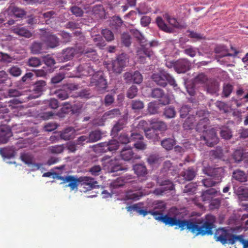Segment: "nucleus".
<instances>
[{"instance_id": "f257e3e1", "label": "nucleus", "mask_w": 248, "mask_h": 248, "mask_svg": "<svg viewBox=\"0 0 248 248\" xmlns=\"http://www.w3.org/2000/svg\"><path fill=\"white\" fill-rule=\"evenodd\" d=\"M216 217L208 214L204 219L193 221L191 219H181L175 216L170 217L168 215L164 216L163 222L166 225L178 226L181 231L187 229L196 235H212L213 229L215 228Z\"/></svg>"}, {"instance_id": "f03ea898", "label": "nucleus", "mask_w": 248, "mask_h": 248, "mask_svg": "<svg viewBox=\"0 0 248 248\" xmlns=\"http://www.w3.org/2000/svg\"><path fill=\"white\" fill-rule=\"evenodd\" d=\"M198 115V117L197 121V123L196 124L195 129L199 132L207 133L206 136H202L201 138H203V140L205 141L206 145L209 147H213L216 144L218 141V138H217L215 130L212 129L208 131L207 130V125L209 124V119L206 116L204 110H200L196 113V115Z\"/></svg>"}, {"instance_id": "7ed1b4c3", "label": "nucleus", "mask_w": 248, "mask_h": 248, "mask_svg": "<svg viewBox=\"0 0 248 248\" xmlns=\"http://www.w3.org/2000/svg\"><path fill=\"white\" fill-rule=\"evenodd\" d=\"M214 238L216 241L220 242L222 245L228 244L232 245L238 241L243 244V248H248V240L244 239L242 235H237L233 234L232 229L222 228L217 229Z\"/></svg>"}, {"instance_id": "20e7f679", "label": "nucleus", "mask_w": 248, "mask_h": 248, "mask_svg": "<svg viewBox=\"0 0 248 248\" xmlns=\"http://www.w3.org/2000/svg\"><path fill=\"white\" fill-rule=\"evenodd\" d=\"M151 78L156 84L163 87H166L168 83L173 87L177 86L174 78L164 70L153 73Z\"/></svg>"}, {"instance_id": "39448f33", "label": "nucleus", "mask_w": 248, "mask_h": 248, "mask_svg": "<svg viewBox=\"0 0 248 248\" xmlns=\"http://www.w3.org/2000/svg\"><path fill=\"white\" fill-rule=\"evenodd\" d=\"M90 78V85L91 86H95L99 90H104L107 87V82L105 79L103 73L101 71L94 72L93 75H92Z\"/></svg>"}, {"instance_id": "423d86ee", "label": "nucleus", "mask_w": 248, "mask_h": 248, "mask_svg": "<svg viewBox=\"0 0 248 248\" xmlns=\"http://www.w3.org/2000/svg\"><path fill=\"white\" fill-rule=\"evenodd\" d=\"M127 62L128 59L125 54L122 53L119 55L112 62V68L113 72L118 74L121 73L123 68L126 66Z\"/></svg>"}, {"instance_id": "0eeeda50", "label": "nucleus", "mask_w": 248, "mask_h": 248, "mask_svg": "<svg viewBox=\"0 0 248 248\" xmlns=\"http://www.w3.org/2000/svg\"><path fill=\"white\" fill-rule=\"evenodd\" d=\"M204 174L213 177L220 182L224 174V169L222 167L213 168L210 166H204L202 169Z\"/></svg>"}, {"instance_id": "6e6552de", "label": "nucleus", "mask_w": 248, "mask_h": 248, "mask_svg": "<svg viewBox=\"0 0 248 248\" xmlns=\"http://www.w3.org/2000/svg\"><path fill=\"white\" fill-rule=\"evenodd\" d=\"M57 178L62 180L63 184L68 183L66 186L69 187L71 190L77 189L79 183H81V177L78 178L73 175L58 176Z\"/></svg>"}, {"instance_id": "1a4fd4ad", "label": "nucleus", "mask_w": 248, "mask_h": 248, "mask_svg": "<svg viewBox=\"0 0 248 248\" xmlns=\"http://www.w3.org/2000/svg\"><path fill=\"white\" fill-rule=\"evenodd\" d=\"M190 66V62L187 59H179L175 61V71L178 73H185L189 70Z\"/></svg>"}, {"instance_id": "9d476101", "label": "nucleus", "mask_w": 248, "mask_h": 248, "mask_svg": "<svg viewBox=\"0 0 248 248\" xmlns=\"http://www.w3.org/2000/svg\"><path fill=\"white\" fill-rule=\"evenodd\" d=\"M41 38L49 47L54 48L59 45V39L50 32H46L41 36Z\"/></svg>"}, {"instance_id": "9b49d317", "label": "nucleus", "mask_w": 248, "mask_h": 248, "mask_svg": "<svg viewBox=\"0 0 248 248\" xmlns=\"http://www.w3.org/2000/svg\"><path fill=\"white\" fill-rule=\"evenodd\" d=\"M77 77L91 76L94 74V69L88 63L80 64L77 68Z\"/></svg>"}, {"instance_id": "f8f14e48", "label": "nucleus", "mask_w": 248, "mask_h": 248, "mask_svg": "<svg viewBox=\"0 0 248 248\" xmlns=\"http://www.w3.org/2000/svg\"><path fill=\"white\" fill-rule=\"evenodd\" d=\"M151 96L154 98H162L160 100V104L165 105L170 103L169 97L165 95L164 91L160 88H155L153 89L151 93Z\"/></svg>"}, {"instance_id": "ddd939ff", "label": "nucleus", "mask_w": 248, "mask_h": 248, "mask_svg": "<svg viewBox=\"0 0 248 248\" xmlns=\"http://www.w3.org/2000/svg\"><path fill=\"white\" fill-rule=\"evenodd\" d=\"M12 136V132L9 126L6 124L0 125V142L6 143Z\"/></svg>"}, {"instance_id": "4468645a", "label": "nucleus", "mask_w": 248, "mask_h": 248, "mask_svg": "<svg viewBox=\"0 0 248 248\" xmlns=\"http://www.w3.org/2000/svg\"><path fill=\"white\" fill-rule=\"evenodd\" d=\"M6 12L8 15L17 18H22L26 15V12L23 10L15 6L12 4L8 7Z\"/></svg>"}, {"instance_id": "2eb2a0df", "label": "nucleus", "mask_w": 248, "mask_h": 248, "mask_svg": "<svg viewBox=\"0 0 248 248\" xmlns=\"http://www.w3.org/2000/svg\"><path fill=\"white\" fill-rule=\"evenodd\" d=\"M98 145L102 147V150L105 152L114 151L118 149L119 142L116 140H111L108 142H101L98 144Z\"/></svg>"}, {"instance_id": "dca6fc26", "label": "nucleus", "mask_w": 248, "mask_h": 248, "mask_svg": "<svg viewBox=\"0 0 248 248\" xmlns=\"http://www.w3.org/2000/svg\"><path fill=\"white\" fill-rule=\"evenodd\" d=\"M92 15L97 19H104L106 17V11L102 5H96L92 7Z\"/></svg>"}, {"instance_id": "f3484780", "label": "nucleus", "mask_w": 248, "mask_h": 248, "mask_svg": "<svg viewBox=\"0 0 248 248\" xmlns=\"http://www.w3.org/2000/svg\"><path fill=\"white\" fill-rule=\"evenodd\" d=\"M60 138L65 140H68L73 139L76 136V130L73 127H68L60 133Z\"/></svg>"}, {"instance_id": "a211bd4d", "label": "nucleus", "mask_w": 248, "mask_h": 248, "mask_svg": "<svg viewBox=\"0 0 248 248\" xmlns=\"http://www.w3.org/2000/svg\"><path fill=\"white\" fill-rule=\"evenodd\" d=\"M198 117V115H191L189 116L183 124V127L186 130L192 129L196 127V124Z\"/></svg>"}, {"instance_id": "6ab92c4d", "label": "nucleus", "mask_w": 248, "mask_h": 248, "mask_svg": "<svg viewBox=\"0 0 248 248\" xmlns=\"http://www.w3.org/2000/svg\"><path fill=\"white\" fill-rule=\"evenodd\" d=\"M20 158L21 160L24 162L25 164L28 165L32 164L34 170H38L42 166L41 164L39 163H34L33 164V157L29 154H23L20 155Z\"/></svg>"}, {"instance_id": "aec40b11", "label": "nucleus", "mask_w": 248, "mask_h": 248, "mask_svg": "<svg viewBox=\"0 0 248 248\" xmlns=\"http://www.w3.org/2000/svg\"><path fill=\"white\" fill-rule=\"evenodd\" d=\"M120 155L122 158L125 161H129L136 158L134 157L132 149L130 147H124L121 151Z\"/></svg>"}, {"instance_id": "412c9836", "label": "nucleus", "mask_w": 248, "mask_h": 248, "mask_svg": "<svg viewBox=\"0 0 248 248\" xmlns=\"http://www.w3.org/2000/svg\"><path fill=\"white\" fill-rule=\"evenodd\" d=\"M127 123V119L124 118L120 119L112 127L111 130L112 134L117 135L119 131L125 127Z\"/></svg>"}, {"instance_id": "4be33fe9", "label": "nucleus", "mask_w": 248, "mask_h": 248, "mask_svg": "<svg viewBox=\"0 0 248 248\" xmlns=\"http://www.w3.org/2000/svg\"><path fill=\"white\" fill-rule=\"evenodd\" d=\"M150 124L152 125V127L158 132L164 131L167 129V125L166 124L161 121H158L157 119H151L150 121Z\"/></svg>"}, {"instance_id": "5701e85b", "label": "nucleus", "mask_w": 248, "mask_h": 248, "mask_svg": "<svg viewBox=\"0 0 248 248\" xmlns=\"http://www.w3.org/2000/svg\"><path fill=\"white\" fill-rule=\"evenodd\" d=\"M81 183L87 189L91 190L95 187L97 182L93 178L88 176L81 177Z\"/></svg>"}, {"instance_id": "b1692460", "label": "nucleus", "mask_w": 248, "mask_h": 248, "mask_svg": "<svg viewBox=\"0 0 248 248\" xmlns=\"http://www.w3.org/2000/svg\"><path fill=\"white\" fill-rule=\"evenodd\" d=\"M144 131L145 132V136L147 139L151 140L153 141H156L158 140L159 138V133L152 127L147 129H144Z\"/></svg>"}, {"instance_id": "393cba45", "label": "nucleus", "mask_w": 248, "mask_h": 248, "mask_svg": "<svg viewBox=\"0 0 248 248\" xmlns=\"http://www.w3.org/2000/svg\"><path fill=\"white\" fill-rule=\"evenodd\" d=\"M71 111L72 112L71 105L69 102H65L62 104V107L61 108L56 115L62 118Z\"/></svg>"}, {"instance_id": "a878e982", "label": "nucleus", "mask_w": 248, "mask_h": 248, "mask_svg": "<svg viewBox=\"0 0 248 248\" xmlns=\"http://www.w3.org/2000/svg\"><path fill=\"white\" fill-rule=\"evenodd\" d=\"M133 170H134L135 173L139 177L144 176L148 173L147 169L146 166L142 164H138L135 165L133 166Z\"/></svg>"}, {"instance_id": "bb28decb", "label": "nucleus", "mask_w": 248, "mask_h": 248, "mask_svg": "<svg viewBox=\"0 0 248 248\" xmlns=\"http://www.w3.org/2000/svg\"><path fill=\"white\" fill-rule=\"evenodd\" d=\"M156 22L159 28L162 31L167 33H171L173 32V29L172 28L169 27L163 21L162 17H157L156 19Z\"/></svg>"}, {"instance_id": "cd10ccee", "label": "nucleus", "mask_w": 248, "mask_h": 248, "mask_svg": "<svg viewBox=\"0 0 248 248\" xmlns=\"http://www.w3.org/2000/svg\"><path fill=\"white\" fill-rule=\"evenodd\" d=\"M76 50L73 48H67L63 50L62 55L63 61H68L71 60L75 56Z\"/></svg>"}, {"instance_id": "c85d7f7f", "label": "nucleus", "mask_w": 248, "mask_h": 248, "mask_svg": "<svg viewBox=\"0 0 248 248\" xmlns=\"http://www.w3.org/2000/svg\"><path fill=\"white\" fill-rule=\"evenodd\" d=\"M121 112L119 108H114L106 112L102 117V120L112 119L120 115Z\"/></svg>"}, {"instance_id": "c756f323", "label": "nucleus", "mask_w": 248, "mask_h": 248, "mask_svg": "<svg viewBox=\"0 0 248 248\" xmlns=\"http://www.w3.org/2000/svg\"><path fill=\"white\" fill-rule=\"evenodd\" d=\"M59 107V102L56 99L51 98L49 100L45 101L44 105L42 107V108L46 110L49 108L52 109H56Z\"/></svg>"}, {"instance_id": "7c9ffc66", "label": "nucleus", "mask_w": 248, "mask_h": 248, "mask_svg": "<svg viewBox=\"0 0 248 248\" xmlns=\"http://www.w3.org/2000/svg\"><path fill=\"white\" fill-rule=\"evenodd\" d=\"M232 177L235 180L241 182H244L247 180V176L245 172L239 170H237L233 172Z\"/></svg>"}, {"instance_id": "2f4dec72", "label": "nucleus", "mask_w": 248, "mask_h": 248, "mask_svg": "<svg viewBox=\"0 0 248 248\" xmlns=\"http://www.w3.org/2000/svg\"><path fill=\"white\" fill-rule=\"evenodd\" d=\"M0 85L11 86L12 82L8 77V74L4 71H0Z\"/></svg>"}, {"instance_id": "473e14b6", "label": "nucleus", "mask_w": 248, "mask_h": 248, "mask_svg": "<svg viewBox=\"0 0 248 248\" xmlns=\"http://www.w3.org/2000/svg\"><path fill=\"white\" fill-rule=\"evenodd\" d=\"M89 142L93 143L100 140L102 138V133L100 130L91 131L88 136Z\"/></svg>"}, {"instance_id": "72a5a7b5", "label": "nucleus", "mask_w": 248, "mask_h": 248, "mask_svg": "<svg viewBox=\"0 0 248 248\" xmlns=\"http://www.w3.org/2000/svg\"><path fill=\"white\" fill-rule=\"evenodd\" d=\"M163 171L167 172L168 173H171L172 175L177 173V169L172 166V163L170 161H166L164 162Z\"/></svg>"}, {"instance_id": "f704fd0d", "label": "nucleus", "mask_w": 248, "mask_h": 248, "mask_svg": "<svg viewBox=\"0 0 248 248\" xmlns=\"http://www.w3.org/2000/svg\"><path fill=\"white\" fill-rule=\"evenodd\" d=\"M123 23L121 18L119 16H113L110 20L109 25L112 29L118 30Z\"/></svg>"}, {"instance_id": "c9c22d12", "label": "nucleus", "mask_w": 248, "mask_h": 248, "mask_svg": "<svg viewBox=\"0 0 248 248\" xmlns=\"http://www.w3.org/2000/svg\"><path fill=\"white\" fill-rule=\"evenodd\" d=\"M14 31L16 34L26 38H30L32 35L31 33L25 27L14 29Z\"/></svg>"}, {"instance_id": "e433bc0d", "label": "nucleus", "mask_w": 248, "mask_h": 248, "mask_svg": "<svg viewBox=\"0 0 248 248\" xmlns=\"http://www.w3.org/2000/svg\"><path fill=\"white\" fill-rule=\"evenodd\" d=\"M143 196L142 192L138 191L134 192L133 191H128L126 193L125 197L127 200L137 201L139 200Z\"/></svg>"}, {"instance_id": "4c0bfd02", "label": "nucleus", "mask_w": 248, "mask_h": 248, "mask_svg": "<svg viewBox=\"0 0 248 248\" xmlns=\"http://www.w3.org/2000/svg\"><path fill=\"white\" fill-rule=\"evenodd\" d=\"M162 161V157H160L158 155L156 154L150 155L147 159L148 164L152 166L159 164Z\"/></svg>"}, {"instance_id": "58836bf2", "label": "nucleus", "mask_w": 248, "mask_h": 248, "mask_svg": "<svg viewBox=\"0 0 248 248\" xmlns=\"http://www.w3.org/2000/svg\"><path fill=\"white\" fill-rule=\"evenodd\" d=\"M175 144V141L170 138L166 139L161 141V145L167 150L172 149Z\"/></svg>"}, {"instance_id": "ea45409f", "label": "nucleus", "mask_w": 248, "mask_h": 248, "mask_svg": "<svg viewBox=\"0 0 248 248\" xmlns=\"http://www.w3.org/2000/svg\"><path fill=\"white\" fill-rule=\"evenodd\" d=\"M83 54L85 57L89 59H95L97 53L96 50L93 48H87L84 49L82 51Z\"/></svg>"}, {"instance_id": "a19ab883", "label": "nucleus", "mask_w": 248, "mask_h": 248, "mask_svg": "<svg viewBox=\"0 0 248 248\" xmlns=\"http://www.w3.org/2000/svg\"><path fill=\"white\" fill-rule=\"evenodd\" d=\"M199 48L193 47L192 46H187L184 49V53L186 55L193 58L196 55L197 52Z\"/></svg>"}, {"instance_id": "79ce46f5", "label": "nucleus", "mask_w": 248, "mask_h": 248, "mask_svg": "<svg viewBox=\"0 0 248 248\" xmlns=\"http://www.w3.org/2000/svg\"><path fill=\"white\" fill-rule=\"evenodd\" d=\"M84 103L80 101H75L74 105H71L72 113L79 114L81 112Z\"/></svg>"}, {"instance_id": "37998d69", "label": "nucleus", "mask_w": 248, "mask_h": 248, "mask_svg": "<svg viewBox=\"0 0 248 248\" xmlns=\"http://www.w3.org/2000/svg\"><path fill=\"white\" fill-rule=\"evenodd\" d=\"M245 155L243 150H236L232 154V158L235 162H239L243 159Z\"/></svg>"}, {"instance_id": "c03bdc74", "label": "nucleus", "mask_w": 248, "mask_h": 248, "mask_svg": "<svg viewBox=\"0 0 248 248\" xmlns=\"http://www.w3.org/2000/svg\"><path fill=\"white\" fill-rule=\"evenodd\" d=\"M196 176V172L192 168H189L184 172L183 176L186 180H192Z\"/></svg>"}, {"instance_id": "a18cd8bd", "label": "nucleus", "mask_w": 248, "mask_h": 248, "mask_svg": "<svg viewBox=\"0 0 248 248\" xmlns=\"http://www.w3.org/2000/svg\"><path fill=\"white\" fill-rule=\"evenodd\" d=\"M65 146L63 144L52 146L49 147L48 150L51 154H61L64 150Z\"/></svg>"}, {"instance_id": "49530a36", "label": "nucleus", "mask_w": 248, "mask_h": 248, "mask_svg": "<svg viewBox=\"0 0 248 248\" xmlns=\"http://www.w3.org/2000/svg\"><path fill=\"white\" fill-rule=\"evenodd\" d=\"M164 115L166 118H172L175 117L176 115V111L173 107H166L163 112Z\"/></svg>"}, {"instance_id": "de8ad7c7", "label": "nucleus", "mask_w": 248, "mask_h": 248, "mask_svg": "<svg viewBox=\"0 0 248 248\" xmlns=\"http://www.w3.org/2000/svg\"><path fill=\"white\" fill-rule=\"evenodd\" d=\"M163 17L173 27L175 28L179 27L180 24L175 18L171 17L168 14L164 15Z\"/></svg>"}, {"instance_id": "09e8293b", "label": "nucleus", "mask_w": 248, "mask_h": 248, "mask_svg": "<svg viewBox=\"0 0 248 248\" xmlns=\"http://www.w3.org/2000/svg\"><path fill=\"white\" fill-rule=\"evenodd\" d=\"M46 85V82L44 80H39L35 82L34 84V91L37 93H40L44 91V88Z\"/></svg>"}, {"instance_id": "8fccbe9b", "label": "nucleus", "mask_w": 248, "mask_h": 248, "mask_svg": "<svg viewBox=\"0 0 248 248\" xmlns=\"http://www.w3.org/2000/svg\"><path fill=\"white\" fill-rule=\"evenodd\" d=\"M24 95L23 92H20L16 89H10L7 92V95L9 97H18Z\"/></svg>"}, {"instance_id": "3c124183", "label": "nucleus", "mask_w": 248, "mask_h": 248, "mask_svg": "<svg viewBox=\"0 0 248 248\" xmlns=\"http://www.w3.org/2000/svg\"><path fill=\"white\" fill-rule=\"evenodd\" d=\"M233 89V87L230 83L224 84L223 86L222 94L227 97L230 96Z\"/></svg>"}, {"instance_id": "603ef678", "label": "nucleus", "mask_w": 248, "mask_h": 248, "mask_svg": "<svg viewBox=\"0 0 248 248\" xmlns=\"http://www.w3.org/2000/svg\"><path fill=\"white\" fill-rule=\"evenodd\" d=\"M217 193V191L216 189L211 188L204 192H203L202 197L203 201L209 200L210 198V196L214 195Z\"/></svg>"}, {"instance_id": "864d4df0", "label": "nucleus", "mask_w": 248, "mask_h": 248, "mask_svg": "<svg viewBox=\"0 0 248 248\" xmlns=\"http://www.w3.org/2000/svg\"><path fill=\"white\" fill-rule=\"evenodd\" d=\"M124 185V181L122 178L118 177L114 181L111 182L110 187L112 188H118L122 187Z\"/></svg>"}, {"instance_id": "5fc2aeb1", "label": "nucleus", "mask_w": 248, "mask_h": 248, "mask_svg": "<svg viewBox=\"0 0 248 248\" xmlns=\"http://www.w3.org/2000/svg\"><path fill=\"white\" fill-rule=\"evenodd\" d=\"M211 155L215 158H221L223 156V150L220 147H217L215 150L210 152Z\"/></svg>"}, {"instance_id": "6e6d98bb", "label": "nucleus", "mask_w": 248, "mask_h": 248, "mask_svg": "<svg viewBox=\"0 0 248 248\" xmlns=\"http://www.w3.org/2000/svg\"><path fill=\"white\" fill-rule=\"evenodd\" d=\"M28 64L29 66L31 67H38L41 64V62L39 58L32 57L29 59L28 61Z\"/></svg>"}, {"instance_id": "4d7b16f0", "label": "nucleus", "mask_w": 248, "mask_h": 248, "mask_svg": "<svg viewBox=\"0 0 248 248\" xmlns=\"http://www.w3.org/2000/svg\"><path fill=\"white\" fill-rule=\"evenodd\" d=\"M93 41L96 46L102 48L105 46V42L103 41L102 37L100 35H95L92 37Z\"/></svg>"}, {"instance_id": "13d9d810", "label": "nucleus", "mask_w": 248, "mask_h": 248, "mask_svg": "<svg viewBox=\"0 0 248 248\" xmlns=\"http://www.w3.org/2000/svg\"><path fill=\"white\" fill-rule=\"evenodd\" d=\"M44 62L46 65L47 69H50L51 70V67L54 65L56 62L55 60L49 56H47L44 58Z\"/></svg>"}, {"instance_id": "bf43d9fd", "label": "nucleus", "mask_w": 248, "mask_h": 248, "mask_svg": "<svg viewBox=\"0 0 248 248\" xmlns=\"http://www.w3.org/2000/svg\"><path fill=\"white\" fill-rule=\"evenodd\" d=\"M207 77L205 74L203 73L198 74L194 78V82L196 83L203 84L207 81Z\"/></svg>"}, {"instance_id": "052dcab7", "label": "nucleus", "mask_w": 248, "mask_h": 248, "mask_svg": "<svg viewBox=\"0 0 248 248\" xmlns=\"http://www.w3.org/2000/svg\"><path fill=\"white\" fill-rule=\"evenodd\" d=\"M102 34L107 41H111L114 39L113 32L108 29L103 30Z\"/></svg>"}, {"instance_id": "680f3d73", "label": "nucleus", "mask_w": 248, "mask_h": 248, "mask_svg": "<svg viewBox=\"0 0 248 248\" xmlns=\"http://www.w3.org/2000/svg\"><path fill=\"white\" fill-rule=\"evenodd\" d=\"M131 33L133 36L137 38V39L141 44H143L145 42V38L143 35L138 30L133 29L131 31Z\"/></svg>"}, {"instance_id": "e2e57ef3", "label": "nucleus", "mask_w": 248, "mask_h": 248, "mask_svg": "<svg viewBox=\"0 0 248 248\" xmlns=\"http://www.w3.org/2000/svg\"><path fill=\"white\" fill-rule=\"evenodd\" d=\"M149 214L153 216L154 218L158 221L163 222L164 216L162 212L155 210H149Z\"/></svg>"}, {"instance_id": "0e129e2a", "label": "nucleus", "mask_w": 248, "mask_h": 248, "mask_svg": "<svg viewBox=\"0 0 248 248\" xmlns=\"http://www.w3.org/2000/svg\"><path fill=\"white\" fill-rule=\"evenodd\" d=\"M42 44L39 42H34L31 46V51L33 54H38L41 52Z\"/></svg>"}, {"instance_id": "69168bd1", "label": "nucleus", "mask_w": 248, "mask_h": 248, "mask_svg": "<svg viewBox=\"0 0 248 248\" xmlns=\"http://www.w3.org/2000/svg\"><path fill=\"white\" fill-rule=\"evenodd\" d=\"M121 40L125 46H129L131 45V36L128 33H123L121 36Z\"/></svg>"}, {"instance_id": "338daca9", "label": "nucleus", "mask_w": 248, "mask_h": 248, "mask_svg": "<svg viewBox=\"0 0 248 248\" xmlns=\"http://www.w3.org/2000/svg\"><path fill=\"white\" fill-rule=\"evenodd\" d=\"M166 209L165 203L162 201H157L155 204L152 210L163 212Z\"/></svg>"}, {"instance_id": "774afa93", "label": "nucleus", "mask_w": 248, "mask_h": 248, "mask_svg": "<svg viewBox=\"0 0 248 248\" xmlns=\"http://www.w3.org/2000/svg\"><path fill=\"white\" fill-rule=\"evenodd\" d=\"M220 134L221 137L226 140L230 139L232 136L230 129L227 127H225L221 129Z\"/></svg>"}]
</instances>
